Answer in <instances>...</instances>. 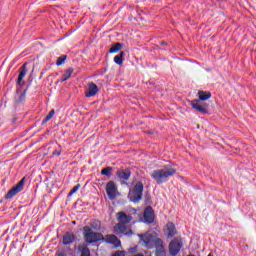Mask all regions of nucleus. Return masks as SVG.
Wrapping results in <instances>:
<instances>
[{"label":"nucleus","instance_id":"9b49d317","mask_svg":"<svg viewBox=\"0 0 256 256\" xmlns=\"http://www.w3.org/2000/svg\"><path fill=\"white\" fill-rule=\"evenodd\" d=\"M164 231L168 238L175 237L177 234V229H175V224H173V222L166 224Z\"/></svg>","mask_w":256,"mask_h":256},{"label":"nucleus","instance_id":"7ed1b4c3","mask_svg":"<svg viewBox=\"0 0 256 256\" xmlns=\"http://www.w3.org/2000/svg\"><path fill=\"white\" fill-rule=\"evenodd\" d=\"M175 173H177L175 167L165 166L161 169L154 170L150 175L158 185H163V183H167Z\"/></svg>","mask_w":256,"mask_h":256},{"label":"nucleus","instance_id":"aec40b11","mask_svg":"<svg viewBox=\"0 0 256 256\" xmlns=\"http://www.w3.org/2000/svg\"><path fill=\"white\" fill-rule=\"evenodd\" d=\"M198 95L200 101H207V99H211V93L201 91Z\"/></svg>","mask_w":256,"mask_h":256},{"label":"nucleus","instance_id":"f3484780","mask_svg":"<svg viewBox=\"0 0 256 256\" xmlns=\"http://www.w3.org/2000/svg\"><path fill=\"white\" fill-rule=\"evenodd\" d=\"M123 57H125V52L122 51L114 57V63L116 65H123Z\"/></svg>","mask_w":256,"mask_h":256},{"label":"nucleus","instance_id":"393cba45","mask_svg":"<svg viewBox=\"0 0 256 256\" xmlns=\"http://www.w3.org/2000/svg\"><path fill=\"white\" fill-rule=\"evenodd\" d=\"M196 111H199L200 113H207V107L205 105L200 104V106L196 108Z\"/></svg>","mask_w":256,"mask_h":256},{"label":"nucleus","instance_id":"473e14b6","mask_svg":"<svg viewBox=\"0 0 256 256\" xmlns=\"http://www.w3.org/2000/svg\"><path fill=\"white\" fill-rule=\"evenodd\" d=\"M134 252H135V249L131 248L130 253H134Z\"/></svg>","mask_w":256,"mask_h":256},{"label":"nucleus","instance_id":"ddd939ff","mask_svg":"<svg viewBox=\"0 0 256 256\" xmlns=\"http://www.w3.org/2000/svg\"><path fill=\"white\" fill-rule=\"evenodd\" d=\"M116 175L118 179H120V181H129V177H131V172L127 170H118Z\"/></svg>","mask_w":256,"mask_h":256},{"label":"nucleus","instance_id":"4be33fe9","mask_svg":"<svg viewBox=\"0 0 256 256\" xmlns=\"http://www.w3.org/2000/svg\"><path fill=\"white\" fill-rule=\"evenodd\" d=\"M53 115H55V110H51L46 118L44 119L43 123H47V121H51L53 119Z\"/></svg>","mask_w":256,"mask_h":256},{"label":"nucleus","instance_id":"1a4fd4ad","mask_svg":"<svg viewBox=\"0 0 256 256\" xmlns=\"http://www.w3.org/2000/svg\"><path fill=\"white\" fill-rule=\"evenodd\" d=\"M155 221V212L150 206L144 210V223H153Z\"/></svg>","mask_w":256,"mask_h":256},{"label":"nucleus","instance_id":"c756f323","mask_svg":"<svg viewBox=\"0 0 256 256\" xmlns=\"http://www.w3.org/2000/svg\"><path fill=\"white\" fill-rule=\"evenodd\" d=\"M18 101L21 103V101H25V92L21 93L19 96Z\"/></svg>","mask_w":256,"mask_h":256},{"label":"nucleus","instance_id":"a878e982","mask_svg":"<svg viewBox=\"0 0 256 256\" xmlns=\"http://www.w3.org/2000/svg\"><path fill=\"white\" fill-rule=\"evenodd\" d=\"M196 111H199L200 113H207V107L205 105L200 104V106L196 108Z\"/></svg>","mask_w":256,"mask_h":256},{"label":"nucleus","instance_id":"2f4dec72","mask_svg":"<svg viewBox=\"0 0 256 256\" xmlns=\"http://www.w3.org/2000/svg\"><path fill=\"white\" fill-rule=\"evenodd\" d=\"M58 256H65V253L61 252L58 254Z\"/></svg>","mask_w":256,"mask_h":256},{"label":"nucleus","instance_id":"c85d7f7f","mask_svg":"<svg viewBox=\"0 0 256 256\" xmlns=\"http://www.w3.org/2000/svg\"><path fill=\"white\" fill-rule=\"evenodd\" d=\"M112 256H125V251H116Z\"/></svg>","mask_w":256,"mask_h":256},{"label":"nucleus","instance_id":"a211bd4d","mask_svg":"<svg viewBox=\"0 0 256 256\" xmlns=\"http://www.w3.org/2000/svg\"><path fill=\"white\" fill-rule=\"evenodd\" d=\"M123 49V44L115 43L109 50V53H119Z\"/></svg>","mask_w":256,"mask_h":256},{"label":"nucleus","instance_id":"6ab92c4d","mask_svg":"<svg viewBox=\"0 0 256 256\" xmlns=\"http://www.w3.org/2000/svg\"><path fill=\"white\" fill-rule=\"evenodd\" d=\"M90 229L91 231H101V222L100 221H93L91 224H90Z\"/></svg>","mask_w":256,"mask_h":256},{"label":"nucleus","instance_id":"72a5a7b5","mask_svg":"<svg viewBox=\"0 0 256 256\" xmlns=\"http://www.w3.org/2000/svg\"><path fill=\"white\" fill-rule=\"evenodd\" d=\"M208 256H213V255H211V254H208Z\"/></svg>","mask_w":256,"mask_h":256},{"label":"nucleus","instance_id":"bb28decb","mask_svg":"<svg viewBox=\"0 0 256 256\" xmlns=\"http://www.w3.org/2000/svg\"><path fill=\"white\" fill-rule=\"evenodd\" d=\"M201 105V102L199 100H194L191 102V106L193 109H197Z\"/></svg>","mask_w":256,"mask_h":256},{"label":"nucleus","instance_id":"7c9ffc66","mask_svg":"<svg viewBox=\"0 0 256 256\" xmlns=\"http://www.w3.org/2000/svg\"><path fill=\"white\" fill-rule=\"evenodd\" d=\"M53 155H56L57 157H59V155H61V151L55 150V151L53 152Z\"/></svg>","mask_w":256,"mask_h":256},{"label":"nucleus","instance_id":"cd10ccee","mask_svg":"<svg viewBox=\"0 0 256 256\" xmlns=\"http://www.w3.org/2000/svg\"><path fill=\"white\" fill-rule=\"evenodd\" d=\"M79 187L80 185H76L73 187V189L70 191V193L68 194L69 197H71V195H74V193H77L79 191Z\"/></svg>","mask_w":256,"mask_h":256},{"label":"nucleus","instance_id":"dca6fc26","mask_svg":"<svg viewBox=\"0 0 256 256\" xmlns=\"http://www.w3.org/2000/svg\"><path fill=\"white\" fill-rule=\"evenodd\" d=\"M25 75H27V68L25 67V64L22 66V70L20 71L19 75H18V85H23L21 84V81H23V79L25 78Z\"/></svg>","mask_w":256,"mask_h":256},{"label":"nucleus","instance_id":"412c9836","mask_svg":"<svg viewBox=\"0 0 256 256\" xmlns=\"http://www.w3.org/2000/svg\"><path fill=\"white\" fill-rule=\"evenodd\" d=\"M112 171H113L112 167H106V168L102 169L101 175H105L106 177H111Z\"/></svg>","mask_w":256,"mask_h":256},{"label":"nucleus","instance_id":"5701e85b","mask_svg":"<svg viewBox=\"0 0 256 256\" xmlns=\"http://www.w3.org/2000/svg\"><path fill=\"white\" fill-rule=\"evenodd\" d=\"M65 59H67V56H61L57 59L56 65L59 67L65 63Z\"/></svg>","mask_w":256,"mask_h":256},{"label":"nucleus","instance_id":"9d476101","mask_svg":"<svg viewBox=\"0 0 256 256\" xmlns=\"http://www.w3.org/2000/svg\"><path fill=\"white\" fill-rule=\"evenodd\" d=\"M97 93H99V87L96 86V84L93 82L89 83L87 91L85 93V96L86 97H95V95H97Z\"/></svg>","mask_w":256,"mask_h":256},{"label":"nucleus","instance_id":"4468645a","mask_svg":"<svg viewBox=\"0 0 256 256\" xmlns=\"http://www.w3.org/2000/svg\"><path fill=\"white\" fill-rule=\"evenodd\" d=\"M62 241H63V245H71V243L75 241V234L71 232H67L66 234H64Z\"/></svg>","mask_w":256,"mask_h":256},{"label":"nucleus","instance_id":"39448f33","mask_svg":"<svg viewBox=\"0 0 256 256\" xmlns=\"http://www.w3.org/2000/svg\"><path fill=\"white\" fill-rule=\"evenodd\" d=\"M143 183L137 182L132 190L129 191L128 199L132 201V203H139L141 199H143Z\"/></svg>","mask_w":256,"mask_h":256},{"label":"nucleus","instance_id":"423d86ee","mask_svg":"<svg viewBox=\"0 0 256 256\" xmlns=\"http://www.w3.org/2000/svg\"><path fill=\"white\" fill-rule=\"evenodd\" d=\"M106 193H107L108 199H110V201L117 199V196L119 195V190L114 181H109L106 184Z\"/></svg>","mask_w":256,"mask_h":256},{"label":"nucleus","instance_id":"0eeeda50","mask_svg":"<svg viewBox=\"0 0 256 256\" xmlns=\"http://www.w3.org/2000/svg\"><path fill=\"white\" fill-rule=\"evenodd\" d=\"M183 247V241L181 238H175L173 239L169 244V253L172 256H176L179 251H181V248Z\"/></svg>","mask_w":256,"mask_h":256},{"label":"nucleus","instance_id":"20e7f679","mask_svg":"<svg viewBox=\"0 0 256 256\" xmlns=\"http://www.w3.org/2000/svg\"><path fill=\"white\" fill-rule=\"evenodd\" d=\"M83 230H84V241L89 245L93 243H98V241H105V237H103V234L99 232L91 231V227L85 226Z\"/></svg>","mask_w":256,"mask_h":256},{"label":"nucleus","instance_id":"f03ea898","mask_svg":"<svg viewBox=\"0 0 256 256\" xmlns=\"http://www.w3.org/2000/svg\"><path fill=\"white\" fill-rule=\"evenodd\" d=\"M117 219L119 223L114 226V233L116 235H127L128 237L133 235V231L127 227L133 220V217L125 212H118Z\"/></svg>","mask_w":256,"mask_h":256},{"label":"nucleus","instance_id":"2eb2a0df","mask_svg":"<svg viewBox=\"0 0 256 256\" xmlns=\"http://www.w3.org/2000/svg\"><path fill=\"white\" fill-rule=\"evenodd\" d=\"M73 75V68H69L66 70V72L62 75L60 81L63 83L64 81H67L71 79V76Z\"/></svg>","mask_w":256,"mask_h":256},{"label":"nucleus","instance_id":"f8f14e48","mask_svg":"<svg viewBox=\"0 0 256 256\" xmlns=\"http://www.w3.org/2000/svg\"><path fill=\"white\" fill-rule=\"evenodd\" d=\"M105 241L106 243H110L114 247H121V240H119V238H117V236L113 234L106 235Z\"/></svg>","mask_w":256,"mask_h":256},{"label":"nucleus","instance_id":"b1692460","mask_svg":"<svg viewBox=\"0 0 256 256\" xmlns=\"http://www.w3.org/2000/svg\"><path fill=\"white\" fill-rule=\"evenodd\" d=\"M81 256H91V251L89 250V248L87 247L82 248Z\"/></svg>","mask_w":256,"mask_h":256},{"label":"nucleus","instance_id":"6e6552de","mask_svg":"<svg viewBox=\"0 0 256 256\" xmlns=\"http://www.w3.org/2000/svg\"><path fill=\"white\" fill-rule=\"evenodd\" d=\"M25 187V178H22L12 189L6 194V199H13L15 195L21 193V190Z\"/></svg>","mask_w":256,"mask_h":256},{"label":"nucleus","instance_id":"f257e3e1","mask_svg":"<svg viewBox=\"0 0 256 256\" xmlns=\"http://www.w3.org/2000/svg\"><path fill=\"white\" fill-rule=\"evenodd\" d=\"M140 241L147 249H153L156 247V256H166L165 247L163 246V240L161 238H155L154 235L149 233L138 234Z\"/></svg>","mask_w":256,"mask_h":256}]
</instances>
